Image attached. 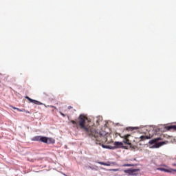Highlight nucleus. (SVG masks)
<instances>
[{
  "instance_id": "1",
  "label": "nucleus",
  "mask_w": 176,
  "mask_h": 176,
  "mask_svg": "<svg viewBox=\"0 0 176 176\" xmlns=\"http://www.w3.org/2000/svg\"><path fill=\"white\" fill-rule=\"evenodd\" d=\"M72 123L73 127L75 129H80L85 132L87 135H89L94 141H96L97 145H101L104 141H105V137H104L101 133H98L96 131V129L90 126H89V120L87 117L85 116L83 114H80L78 117V122L75 120H71L69 124Z\"/></svg>"
},
{
  "instance_id": "2",
  "label": "nucleus",
  "mask_w": 176,
  "mask_h": 176,
  "mask_svg": "<svg viewBox=\"0 0 176 176\" xmlns=\"http://www.w3.org/2000/svg\"><path fill=\"white\" fill-rule=\"evenodd\" d=\"M40 142H44V144H54L55 140L52 138L41 136Z\"/></svg>"
},
{
  "instance_id": "3",
  "label": "nucleus",
  "mask_w": 176,
  "mask_h": 176,
  "mask_svg": "<svg viewBox=\"0 0 176 176\" xmlns=\"http://www.w3.org/2000/svg\"><path fill=\"white\" fill-rule=\"evenodd\" d=\"M130 136H131L130 134H126L121 137V138H124V140H123L124 144H126V145H131V143L130 142V140H129V137Z\"/></svg>"
},
{
  "instance_id": "4",
  "label": "nucleus",
  "mask_w": 176,
  "mask_h": 176,
  "mask_svg": "<svg viewBox=\"0 0 176 176\" xmlns=\"http://www.w3.org/2000/svg\"><path fill=\"white\" fill-rule=\"evenodd\" d=\"M25 98H26V100H28V101H30V102H32L33 104H35L36 105H43V103H42L38 100H33L28 96H25Z\"/></svg>"
},
{
  "instance_id": "5",
  "label": "nucleus",
  "mask_w": 176,
  "mask_h": 176,
  "mask_svg": "<svg viewBox=\"0 0 176 176\" xmlns=\"http://www.w3.org/2000/svg\"><path fill=\"white\" fill-rule=\"evenodd\" d=\"M140 171V169H126L124 170L126 174H129V175H134V173Z\"/></svg>"
},
{
  "instance_id": "6",
  "label": "nucleus",
  "mask_w": 176,
  "mask_h": 176,
  "mask_svg": "<svg viewBox=\"0 0 176 176\" xmlns=\"http://www.w3.org/2000/svg\"><path fill=\"white\" fill-rule=\"evenodd\" d=\"M157 170H159L160 171H164V173H173V171L176 173V169L173 168L166 169L164 168H158Z\"/></svg>"
},
{
  "instance_id": "7",
  "label": "nucleus",
  "mask_w": 176,
  "mask_h": 176,
  "mask_svg": "<svg viewBox=\"0 0 176 176\" xmlns=\"http://www.w3.org/2000/svg\"><path fill=\"white\" fill-rule=\"evenodd\" d=\"M114 145L116 146V148H125L123 146V142H115Z\"/></svg>"
},
{
  "instance_id": "8",
  "label": "nucleus",
  "mask_w": 176,
  "mask_h": 176,
  "mask_svg": "<svg viewBox=\"0 0 176 176\" xmlns=\"http://www.w3.org/2000/svg\"><path fill=\"white\" fill-rule=\"evenodd\" d=\"M166 129L168 131L173 130V131H176V125H170V126H166Z\"/></svg>"
},
{
  "instance_id": "9",
  "label": "nucleus",
  "mask_w": 176,
  "mask_h": 176,
  "mask_svg": "<svg viewBox=\"0 0 176 176\" xmlns=\"http://www.w3.org/2000/svg\"><path fill=\"white\" fill-rule=\"evenodd\" d=\"M140 141H145V140H151L152 138V136H140Z\"/></svg>"
},
{
  "instance_id": "10",
  "label": "nucleus",
  "mask_w": 176,
  "mask_h": 176,
  "mask_svg": "<svg viewBox=\"0 0 176 176\" xmlns=\"http://www.w3.org/2000/svg\"><path fill=\"white\" fill-rule=\"evenodd\" d=\"M41 136H39V135L34 136V138H32V141H38L41 142Z\"/></svg>"
},
{
  "instance_id": "11",
  "label": "nucleus",
  "mask_w": 176,
  "mask_h": 176,
  "mask_svg": "<svg viewBox=\"0 0 176 176\" xmlns=\"http://www.w3.org/2000/svg\"><path fill=\"white\" fill-rule=\"evenodd\" d=\"M98 164H101V166H111V163L110 162H107V163H105V162H98Z\"/></svg>"
},
{
  "instance_id": "12",
  "label": "nucleus",
  "mask_w": 176,
  "mask_h": 176,
  "mask_svg": "<svg viewBox=\"0 0 176 176\" xmlns=\"http://www.w3.org/2000/svg\"><path fill=\"white\" fill-rule=\"evenodd\" d=\"M162 145H164V142L156 143L155 148H160V146H162Z\"/></svg>"
},
{
  "instance_id": "13",
  "label": "nucleus",
  "mask_w": 176,
  "mask_h": 176,
  "mask_svg": "<svg viewBox=\"0 0 176 176\" xmlns=\"http://www.w3.org/2000/svg\"><path fill=\"white\" fill-rule=\"evenodd\" d=\"M160 140H162V138H155L154 140H152L151 143L152 144H156V142H157V141H160Z\"/></svg>"
},
{
  "instance_id": "14",
  "label": "nucleus",
  "mask_w": 176,
  "mask_h": 176,
  "mask_svg": "<svg viewBox=\"0 0 176 176\" xmlns=\"http://www.w3.org/2000/svg\"><path fill=\"white\" fill-rule=\"evenodd\" d=\"M133 165H131V164H125L124 165H122L123 167H131Z\"/></svg>"
},
{
  "instance_id": "15",
  "label": "nucleus",
  "mask_w": 176,
  "mask_h": 176,
  "mask_svg": "<svg viewBox=\"0 0 176 176\" xmlns=\"http://www.w3.org/2000/svg\"><path fill=\"white\" fill-rule=\"evenodd\" d=\"M16 111L19 112H24V110L20 109L19 108L16 109Z\"/></svg>"
},
{
  "instance_id": "16",
  "label": "nucleus",
  "mask_w": 176,
  "mask_h": 176,
  "mask_svg": "<svg viewBox=\"0 0 176 176\" xmlns=\"http://www.w3.org/2000/svg\"><path fill=\"white\" fill-rule=\"evenodd\" d=\"M23 112H25V113H30V111H28V110H24L23 109Z\"/></svg>"
},
{
  "instance_id": "17",
  "label": "nucleus",
  "mask_w": 176,
  "mask_h": 176,
  "mask_svg": "<svg viewBox=\"0 0 176 176\" xmlns=\"http://www.w3.org/2000/svg\"><path fill=\"white\" fill-rule=\"evenodd\" d=\"M60 115L63 116V118H65V114L60 112Z\"/></svg>"
},
{
  "instance_id": "18",
  "label": "nucleus",
  "mask_w": 176,
  "mask_h": 176,
  "mask_svg": "<svg viewBox=\"0 0 176 176\" xmlns=\"http://www.w3.org/2000/svg\"><path fill=\"white\" fill-rule=\"evenodd\" d=\"M126 130H131V131H133V130H134V128L130 127L129 129H126Z\"/></svg>"
},
{
  "instance_id": "19",
  "label": "nucleus",
  "mask_w": 176,
  "mask_h": 176,
  "mask_svg": "<svg viewBox=\"0 0 176 176\" xmlns=\"http://www.w3.org/2000/svg\"><path fill=\"white\" fill-rule=\"evenodd\" d=\"M111 171H119V169H112Z\"/></svg>"
},
{
  "instance_id": "20",
  "label": "nucleus",
  "mask_w": 176,
  "mask_h": 176,
  "mask_svg": "<svg viewBox=\"0 0 176 176\" xmlns=\"http://www.w3.org/2000/svg\"><path fill=\"white\" fill-rule=\"evenodd\" d=\"M67 108H68V109H72L73 107L71 106H69Z\"/></svg>"
},
{
  "instance_id": "21",
  "label": "nucleus",
  "mask_w": 176,
  "mask_h": 176,
  "mask_svg": "<svg viewBox=\"0 0 176 176\" xmlns=\"http://www.w3.org/2000/svg\"><path fill=\"white\" fill-rule=\"evenodd\" d=\"M51 108H54L55 109H56V107L54 106H50Z\"/></svg>"
},
{
  "instance_id": "22",
  "label": "nucleus",
  "mask_w": 176,
  "mask_h": 176,
  "mask_svg": "<svg viewBox=\"0 0 176 176\" xmlns=\"http://www.w3.org/2000/svg\"><path fill=\"white\" fill-rule=\"evenodd\" d=\"M172 166H175L176 164H173Z\"/></svg>"
},
{
  "instance_id": "23",
  "label": "nucleus",
  "mask_w": 176,
  "mask_h": 176,
  "mask_svg": "<svg viewBox=\"0 0 176 176\" xmlns=\"http://www.w3.org/2000/svg\"><path fill=\"white\" fill-rule=\"evenodd\" d=\"M13 109H18V108H16V107H13Z\"/></svg>"
},
{
  "instance_id": "24",
  "label": "nucleus",
  "mask_w": 176,
  "mask_h": 176,
  "mask_svg": "<svg viewBox=\"0 0 176 176\" xmlns=\"http://www.w3.org/2000/svg\"><path fill=\"white\" fill-rule=\"evenodd\" d=\"M19 75H22V74H21V73H20V74H19Z\"/></svg>"
}]
</instances>
